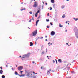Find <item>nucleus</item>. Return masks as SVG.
Masks as SVG:
<instances>
[{
	"mask_svg": "<svg viewBox=\"0 0 78 78\" xmlns=\"http://www.w3.org/2000/svg\"><path fill=\"white\" fill-rule=\"evenodd\" d=\"M29 22H31V20H30V21H29Z\"/></svg>",
	"mask_w": 78,
	"mask_h": 78,
	"instance_id": "680f3d73",
	"label": "nucleus"
},
{
	"mask_svg": "<svg viewBox=\"0 0 78 78\" xmlns=\"http://www.w3.org/2000/svg\"><path fill=\"white\" fill-rule=\"evenodd\" d=\"M20 72H23V71H20Z\"/></svg>",
	"mask_w": 78,
	"mask_h": 78,
	"instance_id": "8fccbe9b",
	"label": "nucleus"
},
{
	"mask_svg": "<svg viewBox=\"0 0 78 78\" xmlns=\"http://www.w3.org/2000/svg\"><path fill=\"white\" fill-rule=\"evenodd\" d=\"M39 20H38L36 22V25L37 26V23L38 22H39Z\"/></svg>",
	"mask_w": 78,
	"mask_h": 78,
	"instance_id": "0eeeda50",
	"label": "nucleus"
},
{
	"mask_svg": "<svg viewBox=\"0 0 78 78\" xmlns=\"http://www.w3.org/2000/svg\"><path fill=\"white\" fill-rule=\"evenodd\" d=\"M30 53H28V54L25 55H23V56H24V57H26V58H28V57H29V56H30Z\"/></svg>",
	"mask_w": 78,
	"mask_h": 78,
	"instance_id": "7ed1b4c3",
	"label": "nucleus"
},
{
	"mask_svg": "<svg viewBox=\"0 0 78 78\" xmlns=\"http://www.w3.org/2000/svg\"><path fill=\"white\" fill-rule=\"evenodd\" d=\"M66 23H67V21H66Z\"/></svg>",
	"mask_w": 78,
	"mask_h": 78,
	"instance_id": "37998d69",
	"label": "nucleus"
},
{
	"mask_svg": "<svg viewBox=\"0 0 78 78\" xmlns=\"http://www.w3.org/2000/svg\"><path fill=\"white\" fill-rule=\"evenodd\" d=\"M2 78H5V76L4 75H3L2 76Z\"/></svg>",
	"mask_w": 78,
	"mask_h": 78,
	"instance_id": "dca6fc26",
	"label": "nucleus"
},
{
	"mask_svg": "<svg viewBox=\"0 0 78 78\" xmlns=\"http://www.w3.org/2000/svg\"><path fill=\"white\" fill-rule=\"evenodd\" d=\"M49 8H50V10H51V9H52V8H51V7H50Z\"/></svg>",
	"mask_w": 78,
	"mask_h": 78,
	"instance_id": "b1692460",
	"label": "nucleus"
},
{
	"mask_svg": "<svg viewBox=\"0 0 78 78\" xmlns=\"http://www.w3.org/2000/svg\"><path fill=\"white\" fill-rule=\"evenodd\" d=\"M44 6L43 5L42 8V9H43V7Z\"/></svg>",
	"mask_w": 78,
	"mask_h": 78,
	"instance_id": "79ce46f5",
	"label": "nucleus"
},
{
	"mask_svg": "<svg viewBox=\"0 0 78 78\" xmlns=\"http://www.w3.org/2000/svg\"><path fill=\"white\" fill-rule=\"evenodd\" d=\"M37 34V30H35L34 32L32 33V36H35Z\"/></svg>",
	"mask_w": 78,
	"mask_h": 78,
	"instance_id": "f257e3e1",
	"label": "nucleus"
},
{
	"mask_svg": "<svg viewBox=\"0 0 78 78\" xmlns=\"http://www.w3.org/2000/svg\"><path fill=\"white\" fill-rule=\"evenodd\" d=\"M56 64H58V62H57V61H56Z\"/></svg>",
	"mask_w": 78,
	"mask_h": 78,
	"instance_id": "3c124183",
	"label": "nucleus"
},
{
	"mask_svg": "<svg viewBox=\"0 0 78 78\" xmlns=\"http://www.w3.org/2000/svg\"><path fill=\"white\" fill-rule=\"evenodd\" d=\"M16 67H17V65H16Z\"/></svg>",
	"mask_w": 78,
	"mask_h": 78,
	"instance_id": "0e129e2a",
	"label": "nucleus"
},
{
	"mask_svg": "<svg viewBox=\"0 0 78 78\" xmlns=\"http://www.w3.org/2000/svg\"><path fill=\"white\" fill-rule=\"evenodd\" d=\"M69 0H66V1H69Z\"/></svg>",
	"mask_w": 78,
	"mask_h": 78,
	"instance_id": "bf43d9fd",
	"label": "nucleus"
},
{
	"mask_svg": "<svg viewBox=\"0 0 78 78\" xmlns=\"http://www.w3.org/2000/svg\"><path fill=\"white\" fill-rule=\"evenodd\" d=\"M50 44V42H49L48 43V45H49V44Z\"/></svg>",
	"mask_w": 78,
	"mask_h": 78,
	"instance_id": "e433bc0d",
	"label": "nucleus"
},
{
	"mask_svg": "<svg viewBox=\"0 0 78 78\" xmlns=\"http://www.w3.org/2000/svg\"><path fill=\"white\" fill-rule=\"evenodd\" d=\"M30 46H33V43L30 42Z\"/></svg>",
	"mask_w": 78,
	"mask_h": 78,
	"instance_id": "9d476101",
	"label": "nucleus"
},
{
	"mask_svg": "<svg viewBox=\"0 0 78 78\" xmlns=\"http://www.w3.org/2000/svg\"><path fill=\"white\" fill-rule=\"evenodd\" d=\"M66 16V15H63L62 16V18H64L65 17V16Z\"/></svg>",
	"mask_w": 78,
	"mask_h": 78,
	"instance_id": "ddd939ff",
	"label": "nucleus"
},
{
	"mask_svg": "<svg viewBox=\"0 0 78 78\" xmlns=\"http://www.w3.org/2000/svg\"><path fill=\"white\" fill-rule=\"evenodd\" d=\"M59 27H60L61 28V27H63V26L60 25L59 26Z\"/></svg>",
	"mask_w": 78,
	"mask_h": 78,
	"instance_id": "a211bd4d",
	"label": "nucleus"
},
{
	"mask_svg": "<svg viewBox=\"0 0 78 78\" xmlns=\"http://www.w3.org/2000/svg\"><path fill=\"white\" fill-rule=\"evenodd\" d=\"M6 67H8V65H6Z\"/></svg>",
	"mask_w": 78,
	"mask_h": 78,
	"instance_id": "ea45409f",
	"label": "nucleus"
},
{
	"mask_svg": "<svg viewBox=\"0 0 78 78\" xmlns=\"http://www.w3.org/2000/svg\"><path fill=\"white\" fill-rule=\"evenodd\" d=\"M32 63L33 64H34V62H32Z\"/></svg>",
	"mask_w": 78,
	"mask_h": 78,
	"instance_id": "4c0bfd02",
	"label": "nucleus"
},
{
	"mask_svg": "<svg viewBox=\"0 0 78 78\" xmlns=\"http://www.w3.org/2000/svg\"><path fill=\"white\" fill-rule=\"evenodd\" d=\"M45 4L47 5V3H46Z\"/></svg>",
	"mask_w": 78,
	"mask_h": 78,
	"instance_id": "6e6d98bb",
	"label": "nucleus"
},
{
	"mask_svg": "<svg viewBox=\"0 0 78 78\" xmlns=\"http://www.w3.org/2000/svg\"><path fill=\"white\" fill-rule=\"evenodd\" d=\"M0 68L1 69V70H2L3 69H2V67H1Z\"/></svg>",
	"mask_w": 78,
	"mask_h": 78,
	"instance_id": "cd10ccee",
	"label": "nucleus"
},
{
	"mask_svg": "<svg viewBox=\"0 0 78 78\" xmlns=\"http://www.w3.org/2000/svg\"><path fill=\"white\" fill-rule=\"evenodd\" d=\"M49 20H47V19L46 20V22H49Z\"/></svg>",
	"mask_w": 78,
	"mask_h": 78,
	"instance_id": "4be33fe9",
	"label": "nucleus"
},
{
	"mask_svg": "<svg viewBox=\"0 0 78 78\" xmlns=\"http://www.w3.org/2000/svg\"><path fill=\"white\" fill-rule=\"evenodd\" d=\"M45 37H46V38H47V36H45Z\"/></svg>",
	"mask_w": 78,
	"mask_h": 78,
	"instance_id": "a19ab883",
	"label": "nucleus"
},
{
	"mask_svg": "<svg viewBox=\"0 0 78 78\" xmlns=\"http://www.w3.org/2000/svg\"><path fill=\"white\" fill-rule=\"evenodd\" d=\"M66 31H67V30H66Z\"/></svg>",
	"mask_w": 78,
	"mask_h": 78,
	"instance_id": "774afa93",
	"label": "nucleus"
},
{
	"mask_svg": "<svg viewBox=\"0 0 78 78\" xmlns=\"http://www.w3.org/2000/svg\"><path fill=\"white\" fill-rule=\"evenodd\" d=\"M68 25H69V23H68Z\"/></svg>",
	"mask_w": 78,
	"mask_h": 78,
	"instance_id": "13d9d810",
	"label": "nucleus"
},
{
	"mask_svg": "<svg viewBox=\"0 0 78 78\" xmlns=\"http://www.w3.org/2000/svg\"><path fill=\"white\" fill-rule=\"evenodd\" d=\"M49 13H48V14H47L48 16H49Z\"/></svg>",
	"mask_w": 78,
	"mask_h": 78,
	"instance_id": "c756f323",
	"label": "nucleus"
},
{
	"mask_svg": "<svg viewBox=\"0 0 78 78\" xmlns=\"http://www.w3.org/2000/svg\"><path fill=\"white\" fill-rule=\"evenodd\" d=\"M20 57H21V56H20Z\"/></svg>",
	"mask_w": 78,
	"mask_h": 78,
	"instance_id": "338daca9",
	"label": "nucleus"
},
{
	"mask_svg": "<svg viewBox=\"0 0 78 78\" xmlns=\"http://www.w3.org/2000/svg\"><path fill=\"white\" fill-rule=\"evenodd\" d=\"M21 73V74H22V72H21V73Z\"/></svg>",
	"mask_w": 78,
	"mask_h": 78,
	"instance_id": "09e8293b",
	"label": "nucleus"
},
{
	"mask_svg": "<svg viewBox=\"0 0 78 78\" xmlns=\"http://www.w3.org/2000/svg\"><path fill=\"white\" fill-rule=\"evenodd\" d=\"M23 66H20L18 68V69L19 70H21L23 69Z\"/></svg>",
	"mask_w": 78,
	"mask_h": 78,
	"instance_id": "f03ea898",
	"label": "nucleus"
},
{
	"mask_svg": "<svg viewBox=\"0 0 78 78\" xmlns=\"http://www.w3.org/2000/svg\"><path fill=\"white\" fill-rule=\"evenodd\" d=\"M45 41H47V39H45Z\"/></svg>",
	"mask_w": 78,
	"mask_h": 78,
	"instance_id": "49530a36",
	"label": "nucleus"
},
{
	"mask_svg": "<svg viewBox=\"0 0 78 78\" xmlns=\"http://www.w3.org/2000/svg\"><path fill=\"white\" fill-rule=\"evenodd\" d=\"M37 13H36L35 15V16L37 17Z\"/></svg>",
	"mask_w": 78,
	"mask_h": 78,
	"instance_id": "2eb2a0df",
	"label": "nucleus"
},
{
	"mask_svg": "<svg viewBox=\"0 0 78 78\" xmlns=\"http://www.w3.org/2000/svg\"><path fill=\"white\" fill-rule=\"evenodd\" d=\"M15 74L16 75H17V72L16 71H15Z\"/></svg>",
	"mask_w": 78,
	"mask_h": 78,
	"instance_id": "f3484780",
	"label": "nucleus"
},
{
	"mask_svg": "<svg viewBox=\"0 0 78 78\" xmlns=\"http://www.w3.org/2000/svg\"><path fill=\"white\" fill-rule=\"evenodd\" d=\"M23 58H25V57H23Z\"/></svg>",
	"mask_w": 78,
	"mask_h": 78,
	"instance_id": "e2e57ef3",
	"label": "nucleus"
},
{
	"mask_svg": "<svg viewBox=\"0 0 78 78\" xmlns=\"http://www.w3.org/2000/svg\"><path fill=\"white\" fill-rule=\"evenodd\" d=\"M74 20H75V21H76L78 20V18H73Z\"/></svg>",
	"mask_w": 78,
	"mask_h": 78,
	"instance_id": "4468645a",
	"label": "nucleus"
},
{
	"mask_svg": "<svg viewBox=\"0 0 78 78\" xmlns=\"http://www.w3.org/2000/svg\"><path fill=\"white\" fill-rule=\"evenodd\" d=\"M65 7V5H62L61 7V8H62V9H64V8Z\"/></svg>",
	"mask_w": 78,
	"mask_h": 78,
	"instance_id": "f8f14e48",
	"label": "nucleus"
},
{
	"mask_svg": "<svg viewBox=\"0 0 78 78\" xmlns=\"http://www.w3.org/2000/svg\"><path fill=\"white\" fill-rule=\"evenodd\" d=\"M19 76H20V77L22 76V75H19Z\"/></svg>",
	"mask_w": 78,
	"mask_h": 78,
	"instance_id": "f704fd0d",
	"label": "nucleus"
},
{
	"mask_svg": "<svg viewBox=\"0 0 78 78\" xmlns=\"http://www.w3.org/2000/svg\"><path fill=\"white\" fill-rule=\"evenodd\" d=\"M41 69H42V67H41Z\"/></svg>",
	"mask_w": 78,
	"mask_h": 78,
	"instance_id": "603ef678",
	"label": "nucleus"
},
{
	"mask_svg": "<svg viewBox=\"0 0 78 78\" xmlns=\"http://www.w3.org/2000/svg\"><path fill=\"white\" fill-rule=\"evenodd\" d=\"M32 20H34V18H33V17L32 18Z\"/></svg>",
	"mask_w": 78,
	"mask_h": 78,
	"instance_id": "58836bf2",
	"label": "nucleus"
},
{
	"mask_svg": "<svg viewBox=\"0 0 78 78\" xmlns=\"http://www.w3.org/2000/svg\"><path fill=\"white\" fill-rule=\"evenodd\" d=\"M21 11H23V9H21Z\"/></svg>",
	"mask_w": 78,
	"mask_h": 78,
	"instance_id": "de8ad7c7",
	"label": "nucleus"
},
{
	"mask_svg": "<svg viewBox=\"0 0 78 78\" xmlns=\"http://www.w3.org/2000/svg\"><path fill=\"white\" fill-rule=\"evenodd\" d=\"M42 55H43V54H44V51H43L41 53Z\"/></svg>",
	"mask_w": 78,
	"mask_h": 78,
	"instance_id": "6ab92c4d",
	"label": "nucleus"
},
{
	"mask_svg": "<svg viewBox=\"0 0 78 78\" xmlns=\"http://www.w3.org/2000/svg\"><path fill=\"white\" fill-rule=\"evenodd\" d=\"M55 61H56H56H57V60L55 59Z\"/></svg>",
	"mask_w": 78,
	"mask_h": 78,
	"instance_id": "5fc2aeb1",
	"label": "nucleus"
},
{
	"mask_svg": "<svg viewBox=\"0 0 78 78\" xmlns=\"http://www.w3.org/2000/svg\"><path fill=\"white\" fill-rule=\"evenodd\" d=\"M47 58H48V56H47Z\"/></svg>",
	"mask_w": 78,
	"mask_h": 78,
	"instance_id": "4d7b16f0",
	"label": "nucleus"
},
{
	"mask_svg": "<svg viewBox=\"0 0 78 78\" xmlns=\"http://www.w3.org/2000/svg\"><path fill=\"white\" fill-rule=\"evenodd\" d=\"M33 7L34 8H36V7H37V4L36 3V2H35L34 5H33Z\"/></svg>",
	"mask_w": 78,
	"mask_h": 78,
	"instance_id": "39448f33",
	"label": "nucleus"
},
{
	"mask_svg": "<svg viewBox=\"0 0 78 78\" xmlns=\"http://www.w3.org/2000/svg\"><path fill=\"white\" fill-rule=\"evenodd\" d=\"M47 27L48 28H50V26H47Z\"/></svg>",
	"mask_w": 78,
	"mask_h": 78,
	"instance_id": "aec40b11",
	"label": "nucleus"
},
{
	"mask_svg": "<svg viewBox=\"0 0 78 78\" xmlns=\"http://www.w3.org/2000/svg\"><path fill=\"white\" fill-rule=\"evenodd\" d=\"M12 70H14V69H13V68H12Z\"/></svg>",
	"mask_w": 78,
	"mask_h": 78,
	"instance_id": "72a5a7b5",
	"label": "nucleus"
},
{
	"mask_svg": "<svg viewBox=\"0 0 78 78\" xmlns=\"http://www.w3.org/2000/svg\"><path fill=\"white\" fill-rule=\"evenodd\" d=\"M23 9V10H25V8H24V9Z\"/></svg>",
	"mask_w": 78,
	"mask_h": 78,
	"instance_id": "7c9ffc66",
	"label": "nucleus"
},
{
	"mask_svg": "<svg viewBox=\"0 0 78 78\" xmlns=\"http://www.w3.org/2000/svg\"><path fill=\"white\" fill-rule=\"evenodd\" d=\"M50 73V71H49L48 70L47 73Z\"/></svg>",
	"mask_w": 78,
	"mask_h": 78,
	"instance_id": "5701e85b",
	"label": "nucleus"
},
{
	"mask_svg": "<svg viewBox=\"0 0 78 78\" xmlns=\"http://www.w3.org/2000/svg\"><path fill=\"white\" fill-rule=\"evenodd\" d=\"M33 73L34 74V73H35L34 72H33Z\"/></svg>",
	"mask_w": 78,
	"mask_h": 78,
	"instance_id": "864d4df0",
	"label": "nucleus"
},
{
	"mask_svg": "<svg viewBox=\"0 0 78 78\" xmlns=\"http://www.w3.org/2000/svg\"><path fill=\"white\" fill-rule=\"evenodd\" d=\"M39 37H40V39H43V37H38L37 39L36 40V41H37L38 39H39Z\"/></svg>",
	"mask_w": 78,
	"mask_h": 78,
	"instance_id": "9b49d317",
	"label": "nucleus"
},
{
	"mask_svg": "<svg viewBox=\"0 0 78 78\" xmlns=\"http://www.w3.org/2000/svg\"><path fill=\"white\" fill-rule=\"evenodd\" d=\"M29 13L30 14H32V12H29Z\"/></svg>",
	"mask_w": 78,
	"mask_h": 78,
	"instance_id": "393cba45",
	"label": "nucleus"
},
{
	"mask_svg": "<svg viewBox=\"0 0 78 78\" xmlns=\"http://www.w3.org/2000/svg\"><path fill=\"white\" fill-rule=\"evenodd\" d=\"M53 62H54V63L55 62V61H54V60H53Z\"/></svg>",
	"mask_w": 78,
	"mask_h": 78,
	"instance_id": "473e14b6",
	"label": "nucleus"
},
{
	"mask_svg": "<svg viewBox=\"0 0 78 78\" xmlns=\"http://www.w3.org/2000/svg\"><path fill=\"white\" fill-rule=\"evenodd\" d=\"M66 45H69V44H68V43H66Z\"/></svg>",
	"mask_w": 78,
	"mask_h": 78,
	"instance_id": "c9c22d12",
	"label": "nucleus"
},
{
	"mask_svg": "<svg viewBox=\"0 0 78 78\" xmlns=\"http://www.w3.org/2000/svg\"><path fill=\"white\" fill-rule=\"evenodd\" d=\"M27 76H30V74H27Z\"/></svg>",
	"mask_w": 78,
	"mask_h": 78,
	"instance_id": "2f4dec72",
	"label": "nucleus"
},
{
	"mask_svg": "<svg viewBox=\"0 0 78 78\" xmlns=\"http://www.w3.org/2000/svg\"><path fill=\"white\" fill-rule=\"evenodd\" d=\"M51 69H49V71H51Z\"/></svg>",
	"mask_w": 78,
	"mask_h": 78,
	"instance_id": "c03bdc74",
	"label": "nucleus"
},
{
	"mask_svg": "<svg viewBox=\"0 0 78 78\" xmlns=\"http://www.w3.org/2000/svg\"><path fill=\"white\" fill-rule=\"evenodd\" d=\"M66 78H71V76L68 77H67Z\"/></svg>",
	"mask_w": 78,
	"mask_h": 78,
	"instance_id": "c85d7f7f",
	"label": "nucleus"
},
{
	"mask_svg": "<svg viewBox=\"0 0 78 78\" xmlns=\"http://www.w3.org/2000/svg\"><path fill=\"white\" fill-rule=\"evenodd\" d=\"M51 2L52 3H55V1L54 0H51Z\"/></svg>",
	"mask_w": 78,
	"mask_h": 78,
	"instance_id": "1a4fd4ad",
	"label": "nucleus"
},
{
	"mask_svg": "<svg viewBox=\"0 0 78 78\" xmlns=\"http://www.w3.org/2000/svg\"><path fill=\"white\" fill-rule=\"evenodd\" d=\"M35 45L36 44V42H35Z\"/></svg>",
	"mask_w": 78,
	"mask_h": 78,
	"instance_id": "a18cd8bd",
	"label": "nucleus"
},
{
	"mask_svg": "<svg viewBox=\"0 0 78 78\" xmlns=\"http://www.w3.org/2000/svg\"><path fill=\"white\" fill-rule=\"evenodd\" d=\"M39 11H40L39 10H38V11H37V14L38 13H39Z\"/></svg>",
	"mask_w": 78,
	"mask_h": 78,
	"instance_id": "412c9836",
	"label": "nucleus"
},
{
	"mask_svg": "<svg viewBox=\"0 0 78 78\" xmlns=\"http://www.w3.org/2000/svg\"><path fill=\"white\" fill-rule=\"evenodd\" d=\"M59 25H61L60 23H59Z\"/></svg>",
	"mask_w": 78,
	"mask_h": 78,
	"instance_id": "69168bd1",
	"label": "nucleus"
},
{
	"mask_svg": "<svg viewBox=\"0 0 78 78\" xmlns=\"http://www.w3.org/2000/svg\"><path fill=\"white\" fill-rule=\"evenodd\" d=\"M58 62H60V63H61L62 62V60L61 59H59L58 60Z\"/></svg>",
	"mask_w": 78,
	"mask_h": 78,
	"instance_id": "423d86ee",
	"label": "nucleus"
},
{
	"mask_svg": "<svg viewBox=\"0 0 78 78\" xmlns=\"http://www.w3.org/2000/svg\"><path fill=\"white\" fill-rule=\"evenodd\" d=\"M50 45H52V43H51L50 44Z\"/></svg>",
	"mask_w": 78,
	"mask_h": 78,
	"instance_id": "052dcab7",
	"label": "nucleus"
},
{
	"mask_svg": "<svg viewBox=\"0 0 78 78\" xmlns=\"http://www.w3.org/2000/svg\"><path fill=\"white\" fill-rule=\"evenodd\" d=\"M55 34V31H52L51 32V36H54Z\"/></svg>",
	"mask_w": 78,
	"mask_h": 78,
	"instance_id": "20e7f679",
	"label": "nucleus"
},
{
	"mask_svg": "<svg viewBox=\"0 0 78 78\" xmlns=\"http://www.w3.org/2000/svg\"><path fill=\"white\" fill-rule=\"evenodd\" d=\"M3 70H0V74H3Z\"/></svg>",
	"mask_w": 78,
	"mask_h": 78,
	"instance_id": "6e6552de",
	"label": "nucleus"
},
{
	"mask_svg": "<svg viewBox=\"0 0 78 78\" xmlns=\"http://www.w3.org/2000/svg\"><path fill=\"white\" fill-rule=\"evenodd\" d=\"M46 53H47V48L46 49Z\"/></svg>",
	"mask_w": 78,
	"mask_h": 78,
	"instance_id": "bb28decb",
	"label": "nucleus"
},
{
	"mask_svg": "<svg viewBox=\"0 0 78 78\" xmlns=\"http://www.w3.org/2000/svg\"><path fill=\"white\" fill-rule=\"evenodd\" d=\"M50 24H51V26L53 25V24H52V23H50Z\"/></svg>",
	"mask_w": 78,
	"mask_h": 78,
	"instance_id": "a878e982",
	"label": "nucleus"
}]
</instances>
